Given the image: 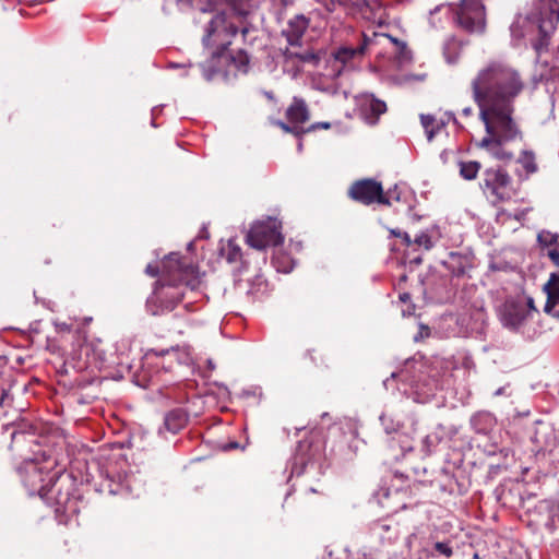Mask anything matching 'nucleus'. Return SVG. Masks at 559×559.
Here are the masks:
<instances>
[{
	"label": "nucleus",
	"instance_id": "obj_33",
	"mask_svg": "<svg viewBox=\"0 0 559 559\" xmlns=\"http://www.w3.org/2000/svg\"><path fill=\"white\" fill-rule=\"evenodd\" d=\"M146 274L150 276H156L158 274V269L152 264H148L145 269Z\"/></svg>",
	"mask_w": 559,
	"mask_h": 559
},
{
	"label": "nucleus",
	"instance_id": "obj_8",
	"mask_svg": "<svg viewBox=\"0 0 559 559\" xmlns=\"http://www.w3.org/2000/svg\"><path fill=\"white\" fill-rule=\"evenodd\" d=\"M368 40L367 37L365 36L364 43L357 48L346 46L340 47L336 51L331 53V56L325 59L326 64L323 75L332 80L338 78L342 74L347 62H349L350 60L355 59L358 56H361L365 52Z\"/></svg>",
	"mask_w": 559,
	"mask_h": 559
},
{
	"label": "nucleus",
	"instance_id": "obj_11",
	"mask_svg": "<svg viewBox=\"0 0 559 559\" xmlns=\"http://www.w3.org/2000/svg\"><path fill=\"white\" fill-rule=\"evenodd\" d=\"M371 534L382 545L394 544L400 536L399 525L395 523H388L386 521H378L371 525Z\"/></svg>",
	"mask_w": 559,
	"mask_h": 559
},
{
	"label": "nucleus",
	"instance_id": "obj_22",
	"mask_svg": "<svg viewBox=\"0 0 559 559\" xmlns=\"http://www.w3.org/2000/svg\"><path fill=\"white\" fill-rule=\"evenodd\" d=\"M382 37H383V39L392 41L400 48L399 61L401 63H406V62L411 61V59H412L411 51L407 50L405 43L400 41L390 35H382Z\"/></svg>",
	"mask_w": 559,
	"mask_h": 559
},
{
	"label": "nucleus",
	"instance_id": "obj_23",
	"mask_svg": "<svg viewBox=\"0 0 559 559\" xmlns=\"http://www.w3.org/2000/svg\"><path fill=\"white\" fill-rule=\"evenodd\" d=\"M249 56L243 50H239L235 56L231 57V62L238 69V71L246 73L249 67Z\"/></svg>",
	"mask_w": 559,
	"mask_h": 559
},
{
	"label": "nucleus",
	"instance_id": "obj_1",
	"mask_svg": "<svg viewBox=\"0 0 559 559\" xmlns=\"http://www.w3.org/2000/svg\"><path fill=\"white\" fill-rule=\"evenodd\" d=\"M471 88L486 129L477 147L495 159L510 162L513 154L504 145L522 135L512 117L514 102L524 88L520 72L506 62L490 61L477 71Z\"/></svg>",
	"mask_w": 559,
	"mask_h": 559
},
{
	"label": "nucleus",
	"instance_id": "obj_30",
	"mask_svg": "<svg viewBox=\"0 0 559 559\" xmlns=\"http://www.w3.org/2000/svg\"><path fill=\"white\" fill-rule=\"evenodd\" d=\"M384 198L390 201V204L395 201L399 202L402 198L401 191L397 185L394 186L393 189H389L386 193L384 194Z\"/></svg>",
	"mask_w": 559,
	"mask_h": 559
},
{
	"label": "nucleus",
	"instance_id": "obj_34",
	"mask_svg": "<svg viewBox=\"0 0 559 559\" xmlns=\"http://www.w3.org/2000/svg\"><path fill=\"white\" fill-rule=\"evenodd\" d=\"M524 305L527 306V309H530V317L535 311L534 301L532 298H527L526 301H522Z\"/></svg>",
	"mask_w": 559,
	"mask_h": 559
},
{
	"label": "nucleus",
	"instance_id": "obj_5",
	"mask_svg": "<svg viewBox=\"0 0 559 559\" xmlns=\"http://www.w3.org/2000/svg\"><path fill=\"white\" fill-rule=\"evenodd\" d=\"M280 227V223L272 217L257 222L247 234V243L258 250H264L270 246H278L284 239Z\"/></svg>",
	"mask_w": 559,
	"mask_h": 559
},
{
	"label": "nucleus",
	"instance_id": "obj_9",
	"mask_svg": "<svg viewBox=\"0 0 559 559\" xmlns=\"http://www.w3.org/2000/svg\"><path fill=\"white\" fill-rule=\"evenodd\" d=\"M349 195L354 200L367 205L373 202L390 205V201L384 198L381 183L372 179H364L355 182L350 187Z\"/></svg>",
	"mask_w": 559,
	"mask_h": 559
},
{
	"label": "nucleus",
	"instance_id": "obj_25",
	"mask_svg": "<svg viewBox=\"0 0 559 559\" xmlns=\"http://www.w3.org/2000/svg\"><path fill=\"white\" fill-rule=\"evenodd\" d=\"M440 441V438L438 435H427L423 439V450L425 453H430L432 448H435Z\"/></svg>",
	"mask_w": 559,
	"mask_h": 559
},
{
	"label": "nucleus",
	"instance_id": "obj_12",
	"mask_svg": "<svg viewBox=\"0 0 559 559\" xmlns=\"http://www.w3.org/2000/svg\"><path fill=\"white\" fill-rule=\"evenodd\" d=\"M544 290L547 294L545 312L559 319V310L555 311V307L559 305V272L550 274L548 282L544 285Z\"/></svg>",
	"mask_w": 559,
	"mask_h": 559
},
{
	"label": "nucleus",
	"instance_id": "obj_39",
	"mask_svg": "<svg viewBox=\"0 0 559 559\" xmlns=\"http://www.w3.org/2000/svg\"><path fill=\"white\" fill-rule=\"evenodd\" d=\"M400 299L403 301V302H406L407 300H409V295L404 293L400 296Z\"/></svg>",
	"mask_w": 559,
	"mask_h": 559
},
{
	"label": "nucleus",
	"instance_id": "obj_13",
	"mask_svg": "<svg viewBox=\"0 0 559 559\" xmlns=\"http://www.w3.org/2000/svg\"><path fill=\"white\" fill-rule=\"evenodd\" d=\"M309 26V20L305 15H296L293 17L287 25V28L283 32L288 44L297 46L300 43L301 37Z\"/></svg>",
	"mask_w": 559,
	"mask_h": 559
},
{
	"label": "nucleus",
	"instance_id": "obj_31",
	"mask_svg": "<svg viewBox=\"0 0 559 559\" xmlns=\"http://www.w3.org/2000/svg\"><path fill=\"white\" fill-rule=\"evenodd\" d=\"M390 233H391L393 236H395V237H400V238H402L403 242H404L407 247L412 246V239H411V237H409V235H408L407 233H405V231H401V230H399V229H391V230H390Z\"/></svg>",
	"mask_w": 559,
	"mask_h": 559
},
{
	"label": "nucleus",
	"instance_id": "obj_19",
	"mask_svg": "<svg viewBox=\"0 0 559 559\" xmlns=\"http://www.w3.org/2000/svg\"><path fill=\"white\" fill-rule=\"evenodd\" d=\"M420 122H421L423 128L425 129V132L427 134V139L429 142L433 139L435 134L442 127L440 124H437L435 127L436 119L431 115H421Z\"/></svg>",
	"mask_w": 559,
	"mask_h": 559
},
{
	"label": "nucleus",
	"instance_id": "obj_38",
	"mask_svg": "<svg viewBox=\"0 0 559 559\" xmlns=\"http://www.w3.org/2000/svg\"><path fill=\"white\" fill-rule=\"evenodd\" d=\"M200 10H201V12L205 13V12H212L214 10V8L211 4H209L206 7H201Z\"/></svg>",
	"mask_w": 559,
	"mask_h": 559
},
{
	"label": "nucleus",
	"instance_id": "obj_46",
	"mask_svg": "<svg viewBox=\"0 0 559 559\" xmlns=\"http://www.w3.org/2000/svg\"><path fill=\"white\" fill-rule=\"evenodd\" d=\"M382 35H383V34H381V35H379V34H376V37H381V38H383V37H382Z\"/></svg>",
	"mask_w": 559,
	"mask_h": 559
},
{
	"label": "nucleus",
	"instance_id": "obj_10",
	"mask_svg": "<svg viewBox=\"0 0 559 559\" xmlns=\"http://www.w3.org/2000/svg\"><path fill=\"white\" fill-rule=\"evenodd\" d=\"M530 318V309L521 300L507 301L500 311V321L509 330L518 331Z\"/></svg>",
	"mask_w": 559,
	"mask_h": 559
},
{
	"label": "nucleus",
	"instance_id": "obj_21",
	"mask_svg": "<svg viewBox=\"0 0 559 559\" xmlns=\"http://www.w3.org/2000/svg\"><path fill=\"white\" fill-rule=\"evenodd\" d=\"M537 240L542 246L549 247V249L559 246V236L548 230H542L538 233Z\"/></svg>",
	"mask_w": 559,
	"mask_h": 559
},
{
	"label": "nucleus",
	"instance_id": "obj_37",
	"mask_svg": "<svg viewBox=\"0 0 559 559\" xmlns=\"http://www.w3.org/2000/svg\"><path fill=\"white\" fill-rule=\"evenodd\" d=\"M506 393V386H501L499 389H497L495 392H493V395L495 396H500V395H503Z\"/></svg>",
	"mask_w": 559,
	"mask_h": 559
},
{
	"label": "nucleus",
	"instance_id": "obj_24",
	"mask_svg": "<svg viewBox=\"0 0 559 559\" xmlns=\"http://www.w3.org/2000/svg\"><path fill=\"white\" fill-rule=\"evenodd\" d=\"M413 243L420 248H424L425 250H429L433 247L431 237L425 231H421L420 234L416 235L414 240H412V245Z\"/></svg>",
	"mask_w": 559,
	"mask_h": 559
},
{
	"label": "nucleus",
	"instance_id": "obj_43",
	"mask_svg": "<svg viewBox=\"0 0 559 559\" xmlns=\"http://www.w3.org/2000/svg\"><path fill=\"white\" fill-rule=\"evenodd\" d=\"M447 61L449 63H454L456 61V58H449V57H447Z\"/></svg>",
	"mask_w": 559,
	"mask_h": 559
},
{
	"label": "nucleus",
	"instance_id": "obj_41",
	"mask_svg": "<svg viewBox=\"0 0 559 559\" xmlns=\"http://www.w3.org/2000/svg\"><path fill=\"white\" fill-rule=\"evenodd\" d=\"M402 448H403V450H405V451H411V450H413V445H412V444H405V445H403Z\"/></svg>",
	"mask_w": 559,
	"mask_h": 559
},
{
	"label": "nucleus",
	"instance_id": "obj_32",
	"mask_svg": "<svg viewBox=\"0 0 559 559\" xmlns=\"http://www.w3.org/2000/svg\"><path fill=\"white\" fill-rule=\"evenodd\" d=\"M318 128H322V129H329L330 128V123L329 122H317V123H312L308 129H305L306 132H309V131H312V130H316Z\"/></svg>",
	"mask_w": 559,
	"mask_h": 559
},
{
	"label": "nucleus",
	"instance_id": "obj_15",
	"mask_svg": "<svg viewBox=\"0 0 559 559\" xmlns=\"http://www.w3.org/2000/svg\"><path fill=\"white\" fill-rule=\"evenodd\" d=\"M188 423V416L182 409H174L166 414L164 426L166 430L176 433L181 430Z\"/></svg>",
	"mask_w": 559,
	"mask_h": 559
},
{
	"label": "nucleus",
	"instance_id": "obj_45",
	"mask_svg": "<svg viewBox=\"0 0 559 559\" xmlns=\"http://www.w3.org/2000/svg\"><path fill=\"white\" fill-rule=\"evenodd\" d=\"M205 76H206V79H207V80H211V79H212V74H211V73L205 74Z\"/></svg>",
	"mask_w": 559,
	"mask_h": 559
},
{
	"label": "nucleus",
	"instance_id": "obj_27",
	"mask_svg": "<svg viewBox=\"0 0 559 559\" xmlns=\"http://www.w3.org/2000/svg\"><path fill=\"white\" fill-rule=\"evenodd\" d=\"M380 420L386 433H392L399 430V423L395 424L391 417L383 414L381 415Z\"/></svg>",
	"mask_w": 559,
	"mask_h": 559
},
{
	"label": "nucleus",
	"instance_id": "obj_35",
	"mask_svg": "<svg viewBox=\"0 0 559 559\" xmlns=\"http://www.w3.org/2000/svg\"><path fill=\"white\" fill-rule=\"evenodd\" d=\"M533 46L537 52H540L546 46V44H544L543 40H539L538 43H535Z\"/></svg>",
	"mask_w": 559,
	"mask_h": 559
},
{
	"label": "nucleus",
	"instance_id": "obj_6",
	"mask_svg": "<svg viewBox=\"0 0 559 559\" xmlns=\"http://www.w3.org/2000/svg\"><path fill=\"white\" fill-rule=\"evenodd\" d=\"M455 20L467 31L481 32L485 27V7L481 0H461Z\"/></svg>",
	"mask_w": 559,
	"mask_h": 559
},
{
	"label": "nucleus",
	"instance_id": "obj_20",
	"mask_svg": "<svg viewBox=\"0 0 559 559\" xmlns=\"http://www.w3.org/2000/svg\"><path fill=\"white\" fill-rule=\"evenodd\" d=\"M436 555L450 558L453 555V548H452L451 542L450 540L436 542L433 544V550L427 551V556L433 557Z\"/></svg>",
	"mask_w": 559,
	"mask_h": 559
},
{
	"label": "nucleus",
	"instance_id": "obj_3",
	"mask_svg": "<svg viewBox=\"0 0 559 559\" xmlns=\"http://www.w3.org/2000/svg\"><path fill=\"white\" fill-rule=\"evenodd\" d=\"M20 473L29 495H38L49 501L55 499L59 507H66L68 498L55 496V487L60 477L59 471L31 461L21 467Z\"/></svg>",
	"mask_w": 559,
	"mask_h": 559
},
{
	"label": "nucleus",
	"instance_id": "obj_4",
	"mask_svg": "<svg viewBox=\"0 0 559 559\" xmlns=\"http://www.w3.org/2000/svg\"><path fill=\"white\" fill-rule=\"evenodd\" d=\"M237 33V26L227 21L224 12H218L209 22L202 43L204 47L213 49L212 57L216 58L228 48Z\"/></svg>",
	"mask_w": 559,
	"mask_h": 559
},
{
	"label": "nucleus",
	"instance_id": "obj_36",
	"mask_svg": "<svg viewBox=\"0 0 559 559\" xmlns=\"http://www.w3.org/2000/svg\"><path fill=\"white\" fill-rule=\"evenodd\" d=\"M324 5L329 12H333L335 10V3L332 0L324 3Z\"/></svg>",
	"mask_w": 559,
	"mask_h": 559
},
{
	"label": "nucleus",
	"instance_id": "obj_42",
	"mask_svg": "<svg viewBox=\"0 0 559 559\" xmlns=\"http://www.w3.org/2000/svg\"><path fill=\"white\" fill-rule=\"evenodd\" d=\"M237 447H238V444H237L236 442H233V443H229V444L227 445V449H235V448H237Z\"/></svg>",
	"mask_w": 559,
	"mask_h": 559
},
{
	"label": "nucleus",
	"instance_id": "obj_18",
	"mask_svg": "<svg viewBox=\"0 0 559 559\" xmlns=\"http://www.w3.org/2000/svg\"><path fill=\"white\" fill-rule=\"evenodd\" d=\"M273 264L278 272L289 273L294 269V261L285 253L277 252L273 258Z\"/></svg>",
	"mask_w": 559,
	"mask_h": 559
},
{
	"label": "nucleus",
	"instance_id": "obj_28",
	"mask_svg": "<svg viewBox=\"0 0 559 559\" xmlns=\"http://www.w3.org/2000/svg\"><path fill=\"white\" fill-rule=\"evenodd\" d=\"M369 107L376 116H379L386 110L385 103L380 99H374V98H371L369 100Z\"/></svg>",
	"mask_w": 559,
	"mask_h": 559
},
{
	"label": "nucleus",
	"instance_id": "obj_40",
	"mask_svg": "<svg viewBox=\"0 0 559 559\" xmlns=\"http://www.w3.org/2000/svg\"><path fill=\"white\" fill-rule=\"evenodd\" d=\"M463 114H464L465 116H469V115L472 114V108H471V107H466V108H464V109H463Z\"/></svg>",
	"mask_w": 559,
	"mask_h": 559
},
{
	"label": "nucleus",
	"instance_id": "obj_2",
	"mask_svg": "<svg viewBox=\"0 0 559 559\" xmlns=\"http://www.w3.org/2000/svg\"><path fill=\"white\" fill-rule=\"evenodd\" d=\"M163 275L167 277L168 283L162 287H156L150 301L164 302V299L170 298L165 305L166 309H173L181 300L183 292L180 286L185 285L190 290H197L201 286V277L197 267L191 264H185L178 253H169L163 261Z\"/></svg>",
	"mask_w": 559,
	"mask_h": 559
},
{
	"label": "nucleus",
	"instance_id": "obj_26",
	"mask_svg": "<svg viewBox=\"0 0 559 559\" xmlns=\"http://www.w3.org/2000/svg\"><path fill=\"white\" fill-rule=\"evenodd\" d=\"M296 57L302 62L313 63L314 66H319L321 62V57L312 51L296 53Z\"/></svg>",
	"mask_w": 559,
	"mask_h": 559
},
{
	"label": "nucleus",
	"instance_id": "obj_14",
	"mask_svg": "<svg viewBox=\"0 0 559 559\" xmlns=\"http://www.w3.org/2000/svg\"><path fill=\"white\" fill-rule=\"evenodd\" d=\"M286 117L292 124L301 127L309 120V111L304 99L295 97L286 111Z\"/></svg>",
	"mask_w": 559,
	"mask_h": 559
},
{
	"label": "nucleus",
	"instance_id": "obj_17",
	"mask_svg": "<svg viewBox=\"0 0 559 559\" xmlns=\"http://www.w3.org/2000/svg\"><path fill=\"white\" fill-rule=\"evenodd\" d=\"M480 170V163L478 162H462L460 163V175L466 180H473L477 177Z\"/></svg>",
	"mask_w": 559,
	"mask_h": 559
},
{
	"label": "nucleus",
	"instance_id": "obj_16",
	"mask_svg": "<svg viewBox=\"0 0 559 559\" xmlns=\"http://www.w3.org/2000/svg\"><path fill=\"white\" fill-rule=\"evenodd\" d=\"M518 163L525 171V177L535 174L538 169L535 154L532 151H522L518 158Z\"/></svg>",
	"mask_w": 559,
	"mask_h": 559
},
{
	"label": "nucleus",
	"instance_id": "obj_7",
	"mask_svg": "<svg viewBox=\"0 0 559 559\" xmlns=\"http://www.w3.org/2000/svg\"><path fill=\"white\" fill-rule=\"evenodd\" d=\"M481 188L500 201L509 200L513 195L511 177L501 168H487L483 173Z\"/></svg>",
	"mask_w": 559,
	"mask_h": 559
},
{
	"label": "nucleus",
	"instance_id": "obj_29",
	"mask_svg": "<svg viewBox=\"0 0 559 559\" xmlns=\"http://www.w3.org/2000/svg\"><path fill=\"white\" fill-rule=\"evenodd\" d=\"M280 127L285 131L295 134L296 136H300L301 133H305V129L298 127L297 124L289 126L284 122H278Z\"/></svg>",
	"mask_w": 559,
	"mask_h": 559
},
{
	"label": "nucleus",
	"instance_id": "obj_44",
	"mask_svg": "<svg viewBox=\"0 0 559 559\" xmlns=\"http://www.w3.org/2000/svg\"><path fill=\"white\" fill-rule=\"evenodd\" d=\"M298 150H299V151H301V150H302V143H301V142H299V143H298Z\"/></svg>",
	"mask_w": 559,
	"mask_h": 559
}]
</instances>
